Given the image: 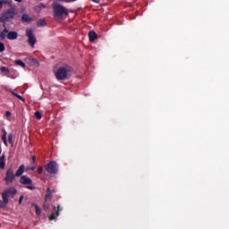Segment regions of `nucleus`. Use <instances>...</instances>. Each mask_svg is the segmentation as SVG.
Returning <instances> with one entry per match:
<instances>
[{
  "mask_svg": "<svg viewBox=\"0 0 229 229\" xmlns=\"http://www.w3.org/2000/svg\"><path fill=\"white\" fill-rule=\"evenodd\" d=\"M69 16V10L65 8L64 5L55 4L54 5V17L62 21V19H65V17Z\"/></svg>",
  "mask_w": 229,
  "mask_h": 229,
  "instance_id": "obj_1",
  "label": "nucleus"
},
{
  "mask_svg": "<svg viewBox=\"0 0 229 229\" xmlns=\"http://www.w3.org/2000/svg\"><path fill=\"white\" fill-rule=\"evenodd\" d=\"M72 72L73 70L71 66L60 67L55 72V78L59 81L67 80Z\"/></svg>",
  "mask_w": 229,
  "mask_h": 229,
  "instance_id": "obj_2",
  "label": "nucleus"
},
{
  "mask_svg": "<svg viewBox=\"0 0 229 229\" xmlns=\"http://www.w3.org/2000/svg\"><path fill=\"white\" fill-rule=\"evenodd\" d=\"M13 17H15V11L13 9H9L0 14V22H7V21L13 19Z\"/></svg>",
  "mask_w": 229,
  "mask_h": 229,
  "instance_id": "obj_3",
  "label": "nucleus"
},
{
  "mask_svg": "<svg viewBox=\"0 0 229 229\" xmlns=\"http://www.w3.org/2000/svg\"><path fill=\"white\" fill-rule=\"evenodd\" d=\"M26 37H28V44H30L31 47H35V44H37V38H35V34H33V30L27 29Z\"/></svg>",
  "mask_w": 229,
  "mask_h": 229,
  "instance_id": "obj_4",
  "label": "nucleus"
},
{
  "mask_svg": "<svg viewBox=\"0 0 229 229\" xmlns=\"http://www.w3.org/2000/svg\"><path fill=\"white\" fill-rule=\"evenodd\" d=\"M46 172L50 174H56L58 173V164L55 161H50L46 166Z\"/></svg>",
  "mask_w": 229,
  "mask_h": 229,
  "instance_id": "obj_5",
  "label": "nucleus"
},
{
  "mask_svg": "<svg viewBox=\"0 0 229 229\" xmlns=\"http://www.w3.org/2000/svg\"><path fill=\"white\" fill-rule=\"evenodd\" d=\"M20 183H21V185H28L27 189L30 191H35V186L31 185L32 181L26 175L20 178Z\"/></svg>",
  "mask_w": 229,
  "mask_h": 229,
  "instance_id": "obj_6",
  "label": "nucleus"
},
{
  "mask_svg": "<svg viewBox=\"0 0 229 229\" xmlns=\"http://www.w3.org/2000/svg\"><path fill=\"white\" fill-rule=\"evenodd\" d=\"M13 180H15V174H13V168L10 167L5 174L6 185H10V183H13Z\"/></svg>",
  "mask_w": 229,
  "mask_h": 229,
  "instance_id": "obj_7",
  "label": "nucleus"
},
{
  "mask_svg": "<svg viewBox=\"0 0 229 229\" xmlns=\"http://www.w3.org/2000/svg\"><path fill=\"white\" fill-rule=\"evenodd\" d=\"M16 194L17 190H15V188H9L2 193V197L7 198L8 199L10 197L13 198Z\"/></svg>",
  "mask_w": 229,
  "mask_h": 229,
  "instance_id": "obj_8",
  "label": "nucleus"
},
{
  "mask_svg": "<svg viewBox=\"0 0 229 229\" xmlns=\"http://www.w3.org/2000/svg\"><path fill=\"white\" fill-rule=\"evenodd\" d=\"M58 216H60V205H57V210L55 215V214H51L49 216V221H55L56 217H58Z\"/></svg>",
  "mask_w": 229,
  "mask_h": 229,
  "instance_id": "obj_9",
  "label": "nucleus"
},
{
  "mask_svg": "<svg viewBox=\"0 0 229 229\" xmlns=\"http://www.w3.org/2000/svg\"><path fill=\"white\" fill-rule=\"evenodd\" d=\"M55 193L54 190H51L50 188L47 189V194L45 197V201H47V199H51L53 194Z\"/></svg>",
  "mask_w": 229,
  "mask_h": 229,
  "instance_id": "obj_10",
  "label": "nucleus"
},
{
  "mask_svg": "<svg viewBox=\"0 0 229 229\" xmlns=\"http://www.w3.org/2000/svg\"><path fill=\"white\" fill-rule=\"evenodd\" d=\"M17 37H18V34L15 31H11V32H8L7 34V38L9 40H15Z\"/></svg>",
  "mask_w": 229,
  "mask_h": 229,
  "instance_id": "obj_11",
  "label": "nucleus"
},
{
  "mask_svg": "<svg viewBox=\"0 0 229 229\" xmlns=\"http://www.w3.org/2000/svg\"><path fill=\"white\" fill-rule=\"evenodd\" d=\"M2 198H3V200L0 199V208H4V207L8 205V198L4 197V195Z\"/></svg>",
  "mask_w": 229,
  "mask_h": 229,
  "instance_id": "obj_12",
  "label": "nucleus"
},
{
  "mask_svg": "<svg viewBox=\"0 0 229 229\" xmlns=\"http://www.w3.org/2000/svg\"><path fill=\"white\" fill-rule=\"evenodd\" d=\"M12 0H0V10H3L4 4H8V6H12Z\"/></svg>",
  "mask_w": 229,
  "mask_h": 229,
  "instance_id": "obj_13",
  "label": "nucleus"
},
{
  "mask_svg": "<svg viewBox=\"0 0 229 229\" xmlns=\"http://www.w3.org/2000/svg\"><path fill=\"white\" fill-rule=\"evenodd\" d=\"M21 21H22L23 22H31V21H33V18L30 17V16L28 15V14H23V15L21 16Z\"/></svg>",
  "mask_w": 229,
  "mask_h": 229,
  "instance_id": "obj_14",
  "label": "nucleus"
},
{
  "mask_svg": "<svg viewBox=\"0 0 229 229\" xmlns=\"http://www.w3.org/2000/svg\"><path fill=\"white\" fill-rule=\"evenodd\" d=\"M89 37L90 42H94V40L98 39V34H96L94 31H89Z\"/></svg>",
  "mask_w": 229,
  "mask_h": 229,
  "instance_id": "obj_15",
  "label": "nucleus"
},
{
  "mask_svg": "<svg viewBox=\"0 0 229 229\" xmlns=\"http://www.w3.org/2000/svg\"><path fill=\"white\" fill-rule=\"evenodd\" d=\"M24 169H25V166L24 165H21L19 169L17 170L16 174H15V176L19 177V176H22V174L24 173Z\"/></svg>",
  "mask_w": 229,
  "mask_h": 229,
  "instance_id": "obj_16",
  "label": "nucleus"
},
{
  "mask_svg": "<svg viewBox=\"0 0 229 229\" xmlns=\"http://www.w3.org/2000/svg\"><path fill=\"white\" fill-rule=\"evenodd\" d=\"M29 64L33 67H38V61H37L35 58H29Z\"/></svg>",
  "mask_w": 229,
  "mask_h": 229,
  "instance_id": "obj_17",
  "label": "nucleus"
},
{
  "mask_svg": "<svg viewBox=\"0 0 229 229\" xmlns=\"http://www.w3.org/2000/svg\"><path fill=\"white\" fill-rule=\"evenodd\" d=\"M46 9V4L44 3L39 4L38 6L35 7V11L39 13L40 11Z\"/></svg>",
  "mask_w": 229,
  "mask_h": 229,
  "instance_id": "obj_18",
  "label": "nucleus"
},
{
  "mask_svg": "<svg viewBox=\"0 0 229 229\" xmlns=\"http://www.w3.org/2000/svg\"><path fill=\"white\" fill-rule=\"evenodd\" d=\"M8 37V29L4 30L2 32H0V38L4 40Z\"/></svg>",
  "mask_w": 229,
  "mask_h": 229,
  "instance_id": "obj_19",
  "label": "nucleus"
},
{
  "mask_svg": "<svg viewBox=\"0 0 229 229\" xmlns=\"http://www.w3.org/2000/svg\"><path fill=\"white\" fill-rule=\"evenodd\" d=\"M37 26L38 28H41V26H46V20H44V19L38 20L37 22Z\"/></svg>",
  "mask_w": 229,
  "mask_h": 229,
  "instance_id": "obj_20",
  "label": "nucleus"
},
{
  "mask_svg": "<svg viewBox=\"0 0 229 229\" xmlns=\"http://www.w3.org/2000/svg\"><path fill=\"white\" fill-rule=\"evenodd\" d=\"M32 207H34V208H35V210H36V214H37V216H40V214H41L42 210L38 208V205H37V204H33V203H32Z\"/></svg>",
  "mask_w": 229,
  "mask_h": 229,
  "instance_id": "obj_21",
  "label": "nucleus"
},
{
  "mask_svg": "<svg viewBox=\"0 0 229 229\" xmlns=\"http://www.w3.org/2000/svg\"><path fill=\"white\" fill-rule=\"evenodd\" d=\"M11 94H13V96H15V98H17L20 99L21 101H23V102L26 101V100L24 99V98H22V96H21V95H19V94L13 92V91H11Z\"/></svg>",
  "mask_w": 229,
  "mask_h": 229,
  "instance_id": "obj_22",
  "label": "nucleus"
},
{
  "mask_svg": "<svg viewBox=\"0 0 229 229\" xmlns=\"http://www.w3.org/2000/svg\"><path fill=\"white\" fill-rule=\"evenodd\" d=\"M8 141H9V144H11V146H13V133H10L8 135Z\"/></svg>",
  "mask_w": 229,
  "mask_h": 229,
  "instance_id": "obj_23",
  "label": "nucleus"
},
{
  "mask_svg": "<svg viewBox=\"0 0 229 229\" xmlns=\"http://www.w3.org/2000/svg\"><path fill=\"white\" fill-rule=\"evenodd\" d=\"M0 167H2L4 169V155H3L1 157H0Z\"/></svg>",
  "mask_w": 229,
  "mask_h": 229,
  "instance_id": "obj_24",
  "label": "nucleus"
},
{
  "mask_svg": "<svg viewBox=\"0 0 229 229\" xmlns=\"http://www.w3.org/2000/svg\"><path fill=\"white\" fill-rule=\"evenodd\" d=\"M15 64L16 65H20L21 67H26V64L21 60H16Z\"/></svg>",
  "mask_w": 229,
  "mask_h": 229,
  "instance_id": "obj_25",
  "label": "nucleus"
},
{
  "mask_svg": "<svg viewBox=\"0 0 229 229\" xmlns=\"http://www.w3.org/2000/svg\"><path fill=\"white\" fill-rule=\"evenodd\" d=\"M35 117H36V119L40 120V119H42V114H40V112L37 111L35 113Z\"/></svg>",
  "mask_w": 229,
  "mask_h": 229,
  "instance_id": "obj_26",
  "label": "nucleus"
},
{
  "mask_svg": "<svg viewBox=\"0 0 229 229\" xmlns=\"http://www.w3.org/2000/svg\"><path fill=\"white\" fill-rule=\"evenodd\" d=\"M0 71H1L2 72H6V73L10 72V70H9L8 68L4 67V66H2V67L0 68Z\"/></svg>",
  "mask_w": 229,
  "mask_h": 229,
  "instance_id": "obj_27",
  "label": "nucleus"
},
{
  "mask_svg": "<svg viewBox=\"0 0 229 229\" xmlns=\"http://www.w3.org/2000/svg\"><path fill=\"white\" fill-rule=\"evenodd\" d=\"M2 140H3L4 144V146H8V141L6 140V136L5 135L2 136Z\"/></svg>",
  "mask_w": 229,
  "mask_h": 229,
  "instance_id": "obj_28",
  "label": "nucleus"
},
{
  "mask_svg": "<svg viewBox=\"0 0 229 229\" xmlns=\"http://www.w3.org/2000/svg\"><path fill=\"white\" fill-rule=\"evenodd\" d=\"M3 51H4V44L0 42V53H3Z\"/></svg>",
  "mask_w": 229,
  "mask_h": 229,
  "instance_id": "obj_29",
  "label": "nucleus"
},
{
  "mask_svg": "<svg viewBox=\"0 0 229 229\" xmlns=\"http://www.w3.org/2000/svg\"><path fill=\"white\" fill-rule=\"evenodd\" d=\"M43 208H44L45 210H49V204L44 203Z\"/></svg>",
  "mask_w": 229,
  "mask_h": 229,
  "instance_id": "obj_30",
  "label": "nucleus"
},
{
  "mask_svg": "<svg viewBox=\"0 0 229 229\" xmlns=\"http://www.w3.org/2000/svg\"><path fill=\"white\" fill-rule=\"evenodd\" d=\"M42 171H44V167L42 166H39L38 169V173L42 174Z\"/></svg>",
  "mask_w": 229,
  "mask_h": 229,
  "instance_id": "obj_31",
  "label": "nucleus"
},
{
  "mask_svg": "<svg viewBox=\"0 0 229 229\" xmlns=\"http://www.w3.org/2000/svg\"><path fill=\"white\" fill-rule=\"evenodd\" d=\"M6 117H10L12 115V113L10 111L5 112Z\"/></svg>",
  "mask_w": 229,
  "mask_h": 229,
  "instance_id": "obj_32",
  "label": "nucleus"
},
{
  "mask_svg": "<svg viewBox=\"0 0 229 229\" xmlns=\"http://www.w3.org/2000/svg\"><path fill=\"white\" fill-rule=\"evenodd\" d=\"M22 199H24V196H21L19 199V204L21 205V203H22Z\"/></svg>",
  "mask_w": 229,
  "mask_h": 229,
  "instance_id": "obj_33",
  "label": "nucleus"
},
{
  "mask_svg": "<svg viewBox=\"0 0 229 229\" xmlns=\"http://www.w3.org/2000/svg\"><path fill=\"white\" fill-rule=\"evenodd\" d=\"M32 161H33V164H35V160H37V157L35 156H32Z\"/></svg>",
  "mask_w": 229,
  "mask_h": 229,
  "instance_id": "obj_34",
  "label": "nucleus"
},
{
  "mask_svg": "<svg viewBox=\"0 0 229 229\" xmlns=\"http://www.w3.org/2000/svg\"><path fill=\"white\" fill-rule=\"evenodd\" d=\"M28 169H29L30 171H35L36 167H35V166H33V167H29Z\"/></svg>",
  "mask_w": 229,
  "mask_h": 229,
  "instance_id": "obj_35",
  "label": "nucleus"
},
{
  "mask_svg": "<svg viewBox=\"0 0 229 229\" xmlns=\"http://www.w3.org/2000/svg\"><path fill=\"white\" fill-rule=\"evenodd\" d=\"M93 3H97V4H99V1L100 0H91Z\"/></svg>",
  "mask_w": 229,
  "mask_h": 229,
  "instance_id": "obj_36",
  "label": "nucleus"
},
{
  "mask_svg": "<svg viewBox=\"0 0 229 229\" xmlns=\"http://www.w3.org/2000/svg\"><path fill=\"white\" fill-rule=\"evenodd\" d=\"M3 133H4L3 135H5V136L7 135V132L5 130H3Z\"/></svg>",
  "mask_w": 229,
  "mask_h": 229,
  "instance_id": "obj_37",
  "label": "nucleus"
},
{
  "mask_svg": "<svg viewBox=\"0 0 229 229\" xmlns=\"http://www.w3.org/2000/svg\"><path fill=\"white\" fill-rule=\"evenodd\" d=\"M14 1H16V3H21V2H22V0H14Z\"/></svg>",
  "mask_w": 229,
  "mask_h": 229,
  "instance_id": "obj_38",
  "label": "nucleus"
},
{
  "mask_svg": "<svg viewBox=\"0 0 229 229\" xmlns=\"http://www.w3.org/2000/svg\"><path fill=\"white\" fill-rule=\"evenodd\" d=\"M54 210H56V207L54 206Z\"/></svg>",
  "mask_w": 229,
  "mask_h": 229,
  "instance_id": "obj_39",
  "label": "nucleus"
},
{
  "mask_svg": "<svg viewBox=\"0 0 229 229\" xmlns=\"http://www.w3.org/2000/svg\"><path fill=\"white\" fill-rule=\"evenodd\" d=\"M72 1H76V0H72Z\"/></svg>",
  "mask_w": 229,
  "mask_h": 229,
  "instance_id": "obj_40",
  "label": "nucleus"
}]
</instances>
